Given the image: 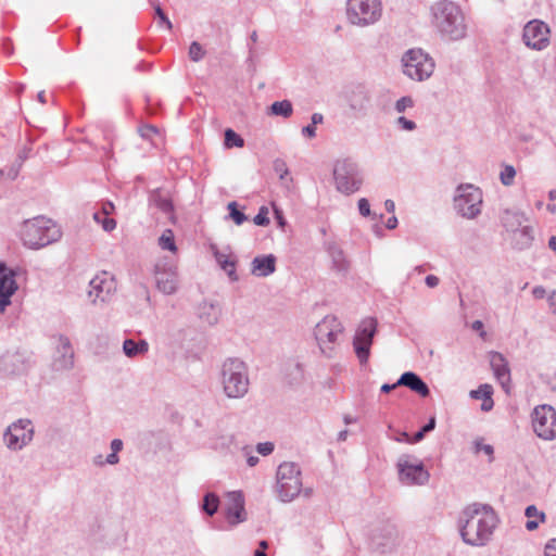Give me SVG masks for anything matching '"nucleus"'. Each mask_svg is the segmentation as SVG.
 Here are the masks:
<instances>
[{"instance_id":"obj_1","label":"nucleus","mask_w":556,"mask_h":556,"mask_svg":"<svg viewBox=\"0 0 556 556\" xmlns=\"http://www.w3.org/2000/svg\"><path fill=\"white\" fill-rule=\"evenodd\" d=\"M460 522L463 541L471 546H483L491 540L498 519L491 506L472 504L463 510Z\"/></svg>"},{"instance_id":"obj_2","label":"nucleus","mask_w":556,"mask_h":556,"mask_svg":"<svg viewBox=\"0 0 556 556\" xmlns=\"http://www.w3.org/2000/svg\"><path fill=\"white\" fill-rule=\"evenodd\" d=\"M431 24L444 39L457 41L467 35V23L462 8L450 0H440L430 7Z\"/></svg>"},{"instance_id":"obj_3","label":"nucleus","mask_w":556,"mask_h":556,"mask_svg":"<svg viewBox=\"0 0 556 556\" xmlns=\"http://www.w3.org/2000/svg\"><path fill=\"white\" fill-rule=\"evenodd\" d=\"M60 228L42 216L25 220L21 229V238L24 245L33 250L45 248L60 240Z\"/></svg>"},{"instance_id":"obj_4","label":"nucleus","mask_w":556,"mask_h":556,"mask_svg":"<svg viewBox=\"0 0 556 556\" xmlns=\"http://www.w3.org/2000/svg\"><path fill=\"white\" fill-rule=\"evenodd\" d=\"M220 382L228 399L244 397L250 386L247 364L237 357L227 358L222 365Z\"/></svg>"},{"instance_id":"obj_5","label":"nucleus","mask_w":556,"mask_h":556,"mask_svg":"<svg viewBox=\"0 0 556 556\" xmlns=\"http://www.w3.org/2000/svg\"><path fill=\"white\" fill-rule=\"evenodd\" d=\"M332 177L336 190L344 195L359 191L364 184V174L359 164L350 157L334 162Z\"/></svg>"},{"instance_id":"obj_6","label":"nucleus","mask_w":556,"mask_h":556,"mask_svg":"<svg viewBox=\"0 0 556 556\" xmlns=\"http://www.w3.org/2000/svg\"><path fill=\"white\" fill-rule=\"evenodd\" d=\"M302 490L300 467L295 463L285 462L276 473V492L283 503L293 501Z\"/></svg>"},{"instance_id":"obj_7","label":"nucleus","mask_w":556,"mask_h":556,"mask_svg":"<svg viewBox=\"0 0 556 556\" xmlns=\"http://www.w3.org/2000/svg\"><path fill=\"white\" fill-rule=\"evenodd\" d=\"M382 14L380 0H349L346 16L351 24L365 27L378 22Z\"/></svg>"},{"instance_id":"obj_8","label":"nucleus","mask_w":556,"mask_h":556,"mask_svg":"<svg viewBox=\"0 0 556 556\" xmlns=\"http://www.w3.org/2000/svg\"><path fill=\"white\" fill-rule=\"evenodd\" d=\"M403 72L413 80L428 79L434 70V63L428 54L420 49L408 50L402 58Z\"/></svg>"},{"instance_id":"obj_9","label":"nucleus","mask_w":556,"mask_h":556,"mask_svg":"<svg viewBox=\"0 0 556 556\" xmlns=\"http://www.w3.org/2000/svg\"><path fill=\"white\" fill-rule=\"evenodd\" d=\"M482 192L472 185H460L454 198V207L465 218H476L481 213Z\"/></svg>"},{"instance_id":"obj_10","label":"nucleus","mask_w":556,"mask_h":556,"mask_svg":"<svg viewBox=\"0 0 556 556\" xmlns=\"http://www.w3.org/2000/svg\"><path fill=\"white\" fill-rule=\"evenodd\" d=\"M399 479L403 484L422 485L429 480V472L424 464L413 455H401L396 463Z\"/></svg>"},{"instance_id":"obj_11","label":"nucleus","mask_w":556,"mask_h":556,"mask_svg":"<svg viewBox=\"0 0 556 556\" xmlns=\"http://www.w3.org/2000/svg\"><path fill=\"white\" fill-rule=\"evenodd\" d=\"M378 323L375 318L368 317L361 321L353 338V349L361 363L365 365L368 363L370 355V348L374 342V337L377 332Z\"/></svg>"},{"instance_id":"obj_12","label":"nucleus","mask_w":556,"mask_h":556,"mask_svg":"<svg viewBox=\"0 0 556 556\" xmlns=\"http://www.w3.org/2000/svg\"><path fill=\"white\" fill-rule=\"evenodd\" d=\"M534 433L545 440L556 439V409L547 404L538 405L531 414Z\"/></svg>"},{"instance_id":"obj_13","label":"nucleus","mask_w":556,"mask_h":556,"mask_svg":"<svg viewBox=\"0 0 556 556\" xmlns=\"http://www.w3.org/2000/svg\"><path fill=\"white\" fill-rule=\"evenodd\" d=\"M343 327L336 316L328 315L319 321L314 330L315 338L319 348L326 356H331L333 350L332 344L336 343L338 337L342 333Z\"/></svg>"},{"instance_id":"obj_14","label":"nucleus","mask_w":556,"mask_h":556,"mask_svg":"<svg viewBox=\"0 0 556 556\" xmlns=\"http://www.w3.org/2000/svg\"><path fill=\"white\" fill-rule=\"evenodd\" d=\"M157 289L164 294H174L178 289V274L173 260L160 258L154 266Z\"/></svg>"},{"instance_id":"obj_15","label":"nucleus","mask_w":556,"mask_h":556,"mask_svg":"<svg viewBox=\"0 0 556 556\" xmlns=\"http://www.w3.org/2000/svg\"><path fill=\"white\" fill-rule=\"evenodd\" d=\"M34 437V427L29 419H18L11 424L4 434L5 445L12 451H20L26 446Z\"/></svg>"},{"instance_id":"obj_16","label":"nucleus","mask_w":556,"mask_h":556,"mask_svg":"<svg viewBox=\"0 0 556 556\" xmlns=\"http://www.w3.org/2000/svg\"><path fill=\"white\" fill-rule=\"evenodd\" d=\"M549 26L541 20L529 21L522 33L525 45L536 51L544 50L549 45Z\"/></svg>"},{"instance_id":"obj_17","label":"nucleus","mask_w":556,"mask_h":556,"mask_svg":"<svg viewBox=\"0 0 556 556\" xmlns=\"http://www.w3.org/2000/svg\"><path fill=\"white\" fill-rule=\"evenodd\" d=\"M399 543V531L393 523H382L372 529L370 534L371 547L380 553L392 551Z\"/></svg>"},{"instance_id":"obj_18","label":"nucleus","mask_w":556,"mask_h":556,"mask_svg":"<svg viewBox=\"0 0 556 556\" xmlns=\"http://www.w3.org/2000/svg\"><path fill=\"white\" fill-rule=\"evenodd\" d=\"M227 504L225 507V517L230 527L247 521L248 513L245 510L244 495L241 491H230L226 494Z\"/></svg>"},{"instance_id":"obj_19","label":"nucleus","mask_w":556,"mask_h":556,"mask_svg":"<svg viewBox=\"0 0 556 556\" xmlns=\"http://www.w3.org/2000/svg\"><path fill=\"white\" fill-rule=\"evenodd\" d=\"M115 291V283L106 273L96 276L89 282L88 296L92 303H104Z\"/></svg>"},{"instance_id":"obj_20","label":"nucleus","mask_w":556,"mask_h":556,"mask_svg":"<svg viewBox=\"0 0 556 556\" xmlns=\"http://www.w3.org/2000/svg\"><path fill=\"white\" fill-rule=\"evenodd\" d=\"M15 273L4 263L0 262V313H4L11 304V296L17 290Z\"/></svg>"},{"instance_id":"obj_21","label":"nucleus","mask_w":556,"mask_h":556,"mask_svg":"<svg viewBox=\"0 0 556 556\" xmlns=\"http://www.w3.org/2000/svg\"><path fill=\"white\" fill-rule=\"evenodd\" d=\"M74 366V351L71 341L65 336H59L58 346L52 361V368L55 371H65Z\"/></svg>"},{"instance_id":"obj_22","label":"nucleus","mask_w":556,"mask_h":556,"mask_svg":"<svg viewBox=\"0 0 556 556\" xmlns=\"http://www.w3.org/2000/svg\"><path fill=\"white\" fill-rule=\"evenodd\" d=\"M490 366L493 370V374L502 386V388L508 392L510 386V369L508 366L507 359L500 352L492 351L489 353Z\"/></svg>"},{"instance_id":"obj_23","label":"nucleus","mask_w":556,"mask_h":556,"mask_svg":"<svg viewBox=\"0 0 556 556\" xmlns=\"http://www.w3.org/2000/svg\"><path fill=\"white\" fill-rule=\"evenodd\" d=\"M346 100L353 112L365 113L370 104V92L365 86L357 85L349 90Z\"/></svg>"},{"instance_id":"obj_24","label":"nucleus","mask_w":556,"mask_h":556,"mask_svg":"<svg viewBox=\"0 0 556 556\" xmlns=\"http://www.w3.org/2000/svg\"><path fill=\"white\" fill-rule=\"evenodd\" d=\"M25 362L23 356L16 352H8L0 357V374L3 376H14L23 372Z\"/></svg>"},{"instance_id":"obj_25","label":"nucleus","mask_w":556,"mask_h":556,"mask_svg":"<svg viewBox=\"0 0 556 556\" xmlns=\"http://www.w3.org/2000/svg\"><path fill=\"white\" fill-rule=\"evenodd\" d=\"M200 320L208 326H215L222 316V306L217 301H202L197 308Z\"/></svg>"},{"instance_id":"obj_26","label":"nucleus","mask_w":556,"mask_h":556,"mask_svg":"<svg viewBox=\"0 0 556 556\" xmlns=\"http://www.w3.org/2000/svg\"><path fill=\"white\" fill-rule=\"evenodd\" d=\"M276 270V256L273 254L260 255L251 263V274L255 277H268Z\"/></svg>"},{"instance_id":"obj_27","label":"nucleus","mask_w":556,"mask_h":556,"mask_svg":"<svg viewBox=\"0 0 556 556\" xmlns=\"http://www.w3.org/2000/svg\"><path fill=\"white\" fill-rule=\"evenodd\" d=\"M396 384L407 387L422 397H427L430 394V390L427 383L413 371H406L402 374L400 379L396 381Z\"/></svg>"},{"instance_id":"obj_28","label":"nucleus","mask_w":556,"mask_h":556,"mask_svg":"<svg viewBox=\"0 0 556 556\" xmlns=\"http://www.w3.org/2000/svg\"><path fill=\"white\" fill-rule=\"evenodd\" d=\"M211 250L218 265L227 273L232 281L238 280L236 274V262L231 258L230 253L222 252L215 244L211 245Z\"/></svg>"},{"instance_id":"obj_29","label":"nucleus","mask_w":556,"mask_h":556,"mask_svg":"<svg viewBox=\"0 0 556 556\" xmlns=\"http://www.w3.org/2000/svg\"><path fill=\"white\" fill-rule=\"evenodd\" d=\"M493 387L489 383L479 386L478 389L471 390L469 395L475 400H482L481 410L489 412L493 408L494 402L492 399Z\"/></svg>"},{"instance_id":"obj_30","label":"nucleus","mask_w":556,"mask_h":556,"mask_svg":"<svg viewBox=\"0 0 556 556\" xmlns=\"http://www.w3.org/2000/svg\"><path fill=\"white\" fill-rule=\"evenodd\" d=\"M149 351V343L146 340L135 341L132 339H126L123 342V352L129 357L134 358L147 354Z\"/></svg>"},{"instance_id":"obj_31","label":"nucleus","mask_w":556,"mask_h":556,"mask_svg":"<svg viewBox=\"0 0 556 556\" xmlns=\"http://www.w3.org/2000/svg\"><path fill=\"white\" fill-rule=\"evenodd\" d=\"M525 515L528 518V521L526 522V529L528 531H534L538 529L539 523L544 522L546 518L545 514L540 511L534 505H529L526 508Z\"/></svg>"},{"instance_id":"obj_32","label":"nucleus","mask_w":556,"mask_h":556,"mask_svg":"<svg viewBox=\"0 0 556 556\" xmlns=\"http://www.w3.org/2000/svg\"><path fill=\"white\" fill-rule=\"evenodd\" d=\"M219 503L220 501L217 494L213 492H207L203 496V503L201 505V508L206 515L212 517L217 513Z\"/></svg>"},{"instance_id":"obj_33","label":"nucleus","mask_w":556,"mask_h":556,"mask_svg":"<svg viewBox=\"0 0 556 556\" xmlns=\"http://www.w3.org/2000/svg\"><path fill=\"white\" fill-rule=\"evenodd\" d=\"M516 244L519 249L528 248L533 240V229L529 226H523L521 229L514 231Z\"/></svg>"},{"instance_id":"obj_34","label":"nucleus","mask_w":556,"mask_h":556,"mask_svg":"<svg viewBox=\"0 0 556 556\" xmlns=\"http://www.w3.org/2000/svg\"><path fill=\"white\" fill-rule=\"evenodd\" d=\"M503 220L507 230L514 232L522 225L523 222H526V216L523 213L507 211Z\"/></svg>"},{"instance_id":"obj_35","label":"nucleus","mask_w":556,"mask_h":556,"mask_svg":"<svg viewBox=\"0 0 556 556\" xmlns=\"http://www.w3.org/2000/svg\"><path fill=\"white\" fill-rule=\"evenodd\" d=\"M270 114L282 117H290L293 112L292 103L289 100L276 101L270 105Z\"/></svg>"},{"instance_id":"obj_36","label":"nucleus","mask_w":556,"mask_h":556,"mask_svg":"<svg viewBox=\"0 0 556 556\" xmlns=\"http://www.w3.org/2000/svg\"><path fill=\"white\" fill-rule=\"evenodd\" d=\"M330 256L332 260L333 268L340 273H344L349 268V263L344 257L342 250L338 248L330 249Z\"/></svg>"},{"instance_id":"obj_37","label":"nucleus","mask_w":556,"mask_h":556,"mask_svg":"<svg viewBox=\"0 0 556 556\" xmlns=\"http://www.w3.org/2000/svg\"><path fill=\"white\" fill-rule=\"evenodd\" d=\"M159 245L162 250H168L173 253L177 251L175 237L172 229H165L159 238Z\"/></svg>"},{"instance_id":"obj_38","label":"nucleus","mask_w":556,"mask_h":556,"mask_svg":"<svg viewBox=\"0 0 556 556\" xmlns=\"http://www.w3.org/2000/svg\"><path fill=\"white\" fill-rule=\"evenodd\" d=\"M123 441L121 439H114L111 442L112 452L106 456L105 462L109 465H116L119 462L118 452L123 450Z\"/></svg>"},{"instance_id":"obj_39","label":"nucleus","mask_w":556,"mask_h":556,"mask_svg":"<svg viewBox=\"0 0 556 556\" xmlns=\"http://www.w3.org/2000/svg\"><path fill=\"white\" fill-rule=\"evenodd\" d=\"M515 177H516L515 167L513 165H504L503 169L501 170V174H500L501 182L504 186L509 187L514 184Z\"/></svg>"},{"instance_id":"obj_40","label":"nucleus","mask_w":556,"mask_h":556,"mask_svg":"<svg viewBox=\"0 0 556 556\" xmlns=\"http://www.w3.org/2000/svg\"><path fill=\"white\" fill-rule=\"evenodd\" d=\"M93 219L96 223L101 224L103 230L105 231H112L116 228V222L113 218H110L109 216H104L100 212L93 213Z\"/></svg>"},{"instance_id":"obj_41","label":"nucleus","mask_w":556,"mask_h":556,"mask_svg":"<svg viewBox=\"0 0 556 556\" xmlns=\"http://www.w3.org/2000/svg\"><path fill=\"white\" fill-rule=\"evenodd\" d=\"M244 144V140L232 129H227L225 131V146L227 148L238 147L241 148Z\"/></svg>"},{"instance_id":"obj_42","label":"nucleus","mask_w":556,"mask_h":556,"mask_svg":"<svg viewBox=\"0 0 556 556\" xmlns=\"http://www.w3.org/2000/svg\"><path fill=\"white\" fill-rule=\"evenodd\" d=\"M228 210H229V216L230 218L237 224V225H241L243 224L248 218L245 216V214L241 211L238 210V205H237V202H230L228 204Z\"/></svg>"},{"instance_id":"obj_43","label":"nucleus","mask_w":556,"mask_h":556,"mask_svg":"<svg viewBox=\"0 0 556 556\" xmlns=\"http://www.w3.org/2000/svg\"><path fill=\"white\" fill-rule=\"evenodd\" d=\"M189 58L193 61V62H199L203 59L205 52L202 48V46L197 42V41H193L191 42L190 47H189Z\"/></svg>"},{"instance_id":"obj_44","label":"nucleus","mask_w":556,"mask_h":556,"mask_svg":"<svg viewBox=\"0 0 556 556\" xmlns=\"http://www.w3.org/2000/svg\"><path fill=\"white\" fill-rule=\"evenodd\" d=\"M413 106H414L413 98L409 96H405V97L400 98L395 102L394 108L397 113H404L407 109H412Z\"/></svg>"},{"instance_id":"obj_45","label":"nucleus","mask_w":556,"mask_h":556,"mask_svg":"<svg viewBox=\"0 0 556 556\" xmlns=\"http://www.w3.org/2000/svg\"><path fill=\"white\" fill-rule=\"evenodd\" d=\"M253 222L257 226H267L269 224L268 208L266 206H262L253 218Z\"/></svg>"},{"instance_id":"obj_46","label":"nucleus","mask_w":556,"mask_h":556,"mask_svg":"<svg viewBox=\"0 0 556 556\" xmlns=\"http://www.w3.org/2000/svg\"><path fill=\"white\" fill-rule=\"evenodd\" d=\"M396 125L403 129V130H407V131H413L417 128V125L415 122L410 121V119H407L406 117L404 116H400L397 119H396Z\"/></svg>"},{"instance_id":"obj_47","label":"nucleus","mask_w":556,"mask_h":556,"mask_svg":"<svg viewBox=\"0 0 556 556\" xmlns=\"http://www.w3.org/2000/svg\"><path fill=\"white\" fill-rule=\"evenodd\" d=\"M473 446H475V453L483 452L486 455H492L493 454V446H491L489 444H483L481 439L476 440L473 442Z\"/></svg>"},{"instance_id":"obj_48","label":"nucleus","mask_w":556,"mask_h":556,"mask_svg":"<svg viewBox=\"0 0 556 556\" xmlns=\"http://www.w3.org/2000/svg\"><path fill=\"white\" fill-rule=\"evenodd\" d=\"M140 136L144 139H152L154 135H157L159 130L155 126L146 125L139 129Z\"/></svg>"},{"instance_id":"obj_49","label":"nucleus","mask_w":556,"mask_h":556,"mask_svg":"<svg viewBox=\"0 0 556 556\" xmlns=\"http://www.w3.org/2000/svg\"><path fill=\"white\" fill-rule=\"evenodd\" d=\"M256 451L263 456H267L273 453L274 444L271 442H263L256 445Z\"/></svg>"},{"instance_id":"obj_50","label":"nucleus","mask_w":556,"mask_h":556,"mask_svg":"<svg viewBox=\"0 0 556 556\" xmlns=\"http://www.w3.org/2000/svg\"><path fill=\"white\" fill-rule=\"evenodd\" d=\"M154 9H155L156 15L160 18V22L164 23L166 25L167 29H172V27H173L172 22L168 20V17L166 16L164 11L160 7V4L154 5Z\"/></svg>"},{"instance_id":"obj_51","label":"nucleus","mask_w":556,"mask_h":556,"mask_svg":"<svg viewBox=\"0 0 556 556\" xmlns=\"http://www.w3.org/2000/svg\"><path fill=\"white\" fill-rule=\"evenodd\" d=\"M156 205L164 213H170L173 211V204L168 199L160 198L156 200Z\"/></svg>"},{"instance_id":"obj_52","label":"nucleus","mask_w":556,"mask_h":556,"mask_svg":"<svg viewBox=\"0 0 556 556\" xmlns=\"http://www.w3.org/2000/svg\"><path fill=\"white\" fill-rule=\"evenodd\" d=\"M358 211L362 216H369L370 215V205L367 199L362 198L358 200Z\"/></svg>"},{"instance_id":"obj_53","label":"nucleus","mask_w":556,"mask_h":556,"mask_svg":"<svg viewBox=\"0 0 556 556\" xmlns=\"http://www.w3.org/2000/svg\"><path fill=\"white\" fill-rule=\"evenodd\" d=\"M243 454L247 457V463L250 467H254L258 463V457L252 455V451L249 446H245L243 450Z\"/></svg>"},{"instance_id":"obj_54","label":"nucleus","mask_w":556,"mask_h":556,"mask_svg":"<svg viewBox=\"0 0 556 556\" xmlns=\"http://www.w3.org/2000/svg\"><path fill=\"white\" fill-rule=\"evenodd\" d=\"M274 168L277 173L280 174V179H283V177L288 174V168H287V165L283 161L281 160H276L274 162Z\"/></svg>"},{"instance_id":"obj_55","label":"nucleus","mask_w":556,"mask_h":556,"mask_svg":"<svg viewBox=\"0 0 556 556\" xmlns=\"http://www.w3.org/2000/svg\"><path fill=\"white\" fill-rule=\"evenodd\" d=\"M544 556H556V539L551 540L546 544Z\"/></svg>"},{"instance_id":"obj_56","label":"nucleus","mask_w":556,"mask_h":556,"mask_svg":"<svg viewBox=\"0 0 556 556\" xmlns=\"http://www.w3.org/2000/svg\"><path fill=\"white\" fill-rule=\"evenodd\" d=\"M274 212H275V218L277 220L278 226L281 229H283L286 224H287V222H286V219L283 217V214H282L281 210L277 208V207H274Z\"/></svg>"},{"instance_id":"obj_57","label":"nucleus","mask_w":556,"mask_h":556,"mask_svg":"<svg viewBox=\"0 0 556 556\" xmlns=\"http://www.w3.org/2000/svg\"><path fill=\"white\" fill-rule=\"evenodd\" d=\"M114 204L110 201L103 202L101 207V214L104 216H109L114 212Z\"/></svg>"},{"instance_id":"obj_58","label":"nucleus","mask_w":556,"mask_h":556,"mask_svg":"<svg viewBox=\"0 0 556 556\" xmlns=\"http://www.w3.org/2000/svg\"><path fill=\"white\" fill-rule=\"evenodd\" d=\"M471 328L472 330L475 331H479L480 333V337L481 338H485L486 336V332L483 330V323L481 320H475L472 324H471Z\"/></svg>"},{"instance_id":"obj_59","label":"nucleus","mask_w":556,"mask_h":556,"mask_svg":"<svg viewBox=\"0 0 556 556\" xmlns=\"http://www.w3.org/2000/svg\"><path fill=\"white\" fill-rule=\"evenodd\" d=\"M425 282L429 288H435L439 285L440 279L434 275H428Z\"/></svg>"},{"instance_id":"obj_60","label":"nucleus","mask_w":556,"mask_h":556,"mask_svg":"<svg viewBox=\"0 0 556 556\" xmlns=\"http://www.w3.org/2000/svg\"><path fill=\"white\" fill-rule=\"evenodd\" d=\"M302 134L305 137L314 138L316 136V128L313 125H307L302 128Z\"/></svg>"},{"instance_id":"obj_61","label":"nucleus","mask_w":556,"mask_h":556,"mask_svg":"<svg viewBox=\"0 0 556 556\" xmlns=\"http://www.w3.org/2000/svg\"><path fill=\"white\" fill-rule=\"evenodd\" d=\"M435 428V418L431 417L428 422L421 428V430L427 433L432 431Z\"/></svg>"},{"instance_id":"obj_62","label":"nucleus","mask_w":556,"mask_h":556,"mask_svg":"<svg viewBox=\"0 0 556 556\" xmlns=\"http://www.w3.org/2000/svg\"><path fill=\"white\" fill-rule=\"evenodd\" d=\"M425 432L420 429L419 431H417L414 437L409 440V443H417L419 441H421L425 437Z\"/></svg>"},{"instance_id":"obj_63","label":"nucleus","mask_w":556,"mask_h":556,"mask_svg":"<svg viewBox=\"0 0 556 556\" xmlns=\"http://www.w3.org/2000/svg\"><path fill=\"white\" fill-rule=\"evenodd\" d=\"M92 463H93V465L99 466V467H102V466H104L105 464H108V463L105 462V458H103V456H102L101 454H100V455L94 456V457H93V459H92Z\"/></svg>"},{"instance_id":"obj_64","label":"nucleus","mask_w":556,"mask_h":556,"mask_svg":"<svg viewBox=\"0 0 556 556\" xmlns=\"http://www.w3.org/2000/svg\"><path fill=\"white\" fill-rule=\"evenodd\" d=\"M549 304L553 307V312L556 314V291H554L549 296Z\"/></svg>"}]
</instances>
